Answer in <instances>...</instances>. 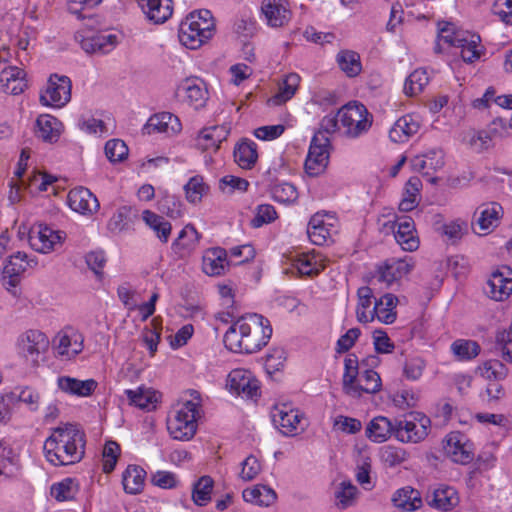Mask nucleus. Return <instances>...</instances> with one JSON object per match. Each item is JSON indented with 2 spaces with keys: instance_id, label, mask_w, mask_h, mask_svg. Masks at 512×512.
<instances>
[{
  "instance_id": "nucleus-1",
  "label": "nucleus",
  "mask_w": 512,
  "mask_h": 512,
  "mask_svg": "<svg viewBox=\"0 0 512 512\" xmlns=\"http://www.w3.org/2000/svg\"><path fill=\"white\" fill-rule=\"evenodd\" d=\"M272 336L270 321L260 314H247L234 322L224 335V344L232 352L255 353L268 344Z\"/></svg>"
},
{
  "instance_id": "nucleus-2",
  "label": "nucleus",
  "mask_w": 512,
  "mask_h": 512,
  "mask_svg": "<svg viewBox=\"0 0 512 512\" xmlns=\"http://www.w3.org/2000/svg\"><path fill=\"white\" fill-rule=\"evenodd\" d=\"M85 445V433L77 425L65 423L52 429L43 449L47 461L55 466H65L83 459Z\"/></svg>"
},
{
  "instance_id": "nucleus-3",
  "label": "nucleus",
  "mask_w": 512,
  "mask_h": 512,
  "mask_svg": "<svg viewBox=\"0 0 512 512\" xmlns=\"http://www.w3.org/2000/svg\"><path fill=\"white\" fill-rule=\"evenodd\" d=\"M215 22L212 13L200 9L189 13L180 23L179 41L189 49H198L213 36Z\"/></svg>"
},
{
  "instance_id": "nucleus-4",
  "label": "nucleus",
  "mask_w": 512,
  "mask_h": 512,
  "mask_svg": "<svg viewBox=\"0 0 512 512\" xmlns=\"http://www.w3.org/2000/svg\"><path fill=\"white\" fill-rule=\"evenodd\" d=\"M191 399L185 401L170 418L167 428L170 435L181 441L192 439L197 431V419L200 417V394L196 390L190 392Z\"/></svg>"
},
{
  "instance_id": "nucleus-5",
  "label": "nucleus",
  "mask_w": 512,
  "mask_h": 512,
  "mask_svg": "<svg viewBox=\"0 0 512 512\" xmlns=\"http://www.w3.org/2000/svg\"><path fill=\"white\" fill-rule=\"evenodd\" d=\"M340 124L347 137L358 138L372 126L373 116L360 102H350L339 109Z\"/></svg>"
},
{
  "instance_id": "nucleus-6",
  "label": "nucleus",
  "mask_w": 512,
  "mask_h": 512,
  "mask_svg": "<svg viewBox=\"0 0 512 512\" xmlns=\"http://www.w3.org/2000/svg\"><path fill=\"white\" fill-rule=\"evenodd\" d=\"M439 42H444L458 48L460 56L466 63H474L484 54L480 36L468 32H454L449 27L442 28L438 36Z\"/></svg>"
},
{
  "instance_id": "nucleus-7",
  "label": "nucleus",
  "mask_w": 512,
  "mask_h": 512,
  "mask_svg": "<svg viewBox=\"0 0 512 512\" xmlns=\"http://www.w3.org/2000/svg\"><path fill=\"white\" fill-rule=\"evenodd\" d=\"M431 420L421 412H410L395 420V437L403 443H419L429 434Z\"/></svg>"
},
{
  "instance_id": "nucleus-8",
  "label": "nucleus",
  "mask_w": 512,
  "mask_h": 512,
  "mask_svg": "<svg viewBox=\"0 0 512 512\" xmlns=\"http://www.w3.org/2000/svg\"><path fill=\"white\" fill-rule=\"evenodd\" d=\"M330 138L315 133L311 139L308 154L304 163L305 172L311 177L321 175L329 163Z\"/></svg>"
},
{
  "instance_id": "nucleus-9",
  "label": "nucleus",
  "mask_w": 512,
  "mask_h": 512,
  "mask_svg": "<svg viewBox=\"0 0 512 512\" xmlns=\"http://www.w3.org/2000/svg\"><path fill=\"white\" fill-rule=\"evenodd\" d=\"M16 347L21 357L36 366L39 364V357L49 348V339L40 330L30 329L18 337Z\"/></svg>"
},
{
  "instance_id": "nucleus-10",
  "label": "nucleus",
  "mask_w": 512,
  "mask_h": 512,
  "mask_svg": "<svg viewBox=\"0 0 512 512\" xmlns=\"http://www.w3.org/2000/svg\"><path fill=\"white\" fill-rule=\"evenodd\" d=\"M71 88L69 77L53 74L40 94V103L47 107L62 108L71 100Z\"/></svg>"
},
{
  "instance_id": "nucleus-11",
  "label": "nucleus",
  "mask_w": 512,
  "mask_h": 512,
  "mask_svg": "<svg viewBox=\"0 0 512 512\" xmlns=\"http://www.w3.org/2000/svg\"><path fill=\"white\" fill-rule=\"evenodd\" d=\"M413 266L410 257L388 258L376 266L375 277L378 282L391 286L409 274Z\"/></svg>"
},
{
  "instance_id": "nucleus-12",
  "label": "nucleus",
  "mask_w": 512,
  "mask_h": 512,
  "mask_svg": "<svg viewBox=\"0 0 512 512\" xmlns=\"http://www.w3.org/2000/svg\"><path fill=\"white\" fill-rule=\"evenodd\" d=\"M66 234L55 231L51 226H31L28 230V241L31 248L39 253H49L61 245Z\"/></svg>"
},
{
  "instance_id": "nucleus-13",
  "label": "nucleus",
  "mask_w": 512,
  "mask_h": 512,
  "mask_svg": "<svg viewBox=\"0 0 512 512\" xmlns=\"http://www.w3.org/2000/svg\"><path fill=\"white\" fill-rule=\"evenodd\" d=\"M37 264V259L28 258L26 253L16 252L15 254L11 255L3 268V285L8 290L15 288L21 282L25 272L29 268L36 267Z\"/></svg>"
},
{
  "instance_id": "nucleus-14",
  "label": "nucleus",
  "mask_w": 512,
  "mask_h": 512,
  "mask_svg": "<svg viewBox=\"0 0 512 512\" xmlns=\"http://www.w3.org/2000/svg\"><path fill=\"white\" fill-rule=\"evenodd\" d=\"M230 134V127L226 124L213 125L202 128L194 139V147L209 155L219 151L221 144L225 142Z\"/></svg>"
},
{
  "instance_id": "nucleus-15",
  "label": "nucleus",
  "mask_w": 512,
  "mask_h": 512,
  "mask_svg": "<svg viewBox=\"0 0 512 512\" xmlns=\"http://www.w3.org/2000/svg\"><path fill=\"white\" fill-rule=\"evenodd\" d=\"M227 386L237 395L246 398L259 396V381L246 369H234L228 375Z\"/></svg>"
},
{
  "instance_id": "nucleus-16",
  "label": "nucleus",
  "mask_w": 512,
  "mask_h": 512,
  "mask_svg": "<svg viewBox=\"0 0 512 512\" xmlns=\"http://www.w3.org/2000/svg\"><path fill=\"white\" fill-rule=\"evenodd\" d=\"M484 292L496 301H503L512 293V270L503 267L494 271L488 279Z\"/></svg>"
},
{
  "instance_id": "nucleus-17",
  "label": "nucleus",
  "mask_w": 512,
  "mask_h": 512,
  "mask_svg": "<svg viewBox=\"0 0 512 512\" xmlns=\"http://www.w3.org/2000/svg\"><path fill=\"white\" fill-rule=\"evenodd\" d=\"M118 44V35L107 32H99L83 36L80 40V46L87 54L96 55L109 54L117 47Z\"/></svg>"
},
{
  "instance_id": "nucleus-18",
  "label": "nucleus",
  "mask_w": 512,
  "mask_h": 512,
  "mask_svg": "<svg viewBox=\"0 0 512 512\" xmlns=\"http://www.w3.org/2000/svg\"><path fill=\"white\" fill-rule=\"evenodd\" d=\"M275 427L284 435H293L301 422V414L288 404L275 405L271 411Z\"/></svg>"
},
{
  "instance_id": "nucleus-19",
  "label": "nucleus",
  "mask_w": 512,
  "mask_h": 512,
  "mask_svg": "<svg viewBox=\"0 0 512 512\" xmlns=\"http://www.w3.org/2000/svg\"><path fill=\"white\" fill-rule=\"evenodd\" d=\"M67 202L73 211L83 215L92 214L100 207L97 197L88 188L82 186L69 191Z\"/></svg>"
},
{
  "instance_id": "nucleus-20",
  "label": "nucleus",
  "mask_w": 512,
  "mask_h": 512,
  "mask_svg": "<svg viewBox=\"0 0 512 512\" xmlns=\"http://www.w3.org/2000/svg\"><path fill=\"white\" fill-rule=\"evenodd\" d=\"M182 129L179 118L170 112H161L152 115L143 130L146 134L164 133L168 136L178 134Z\"/></svg>"
},
{
  "instance_id": "nucleus-21",
  "label": "nucleus",
  "mask_w": 512,
  "mask_h": 512,
  "mask_svg": "<svg viewBox=\"0 0 512 512\" xmlns=\"http://www.w3.org/2000/svg\"><path fill=\"white\" fill-rule=\"evenodd\" d=\"M261 10L271 27H282L291 18L290 4L288 0H263Z\"/></svg>"
},
{
  "instance_id": "nucleus-22",
  "label": "nucleus",
  "mask_w": 512,
  "mask_h": 512,
  "mask_svg": "<svg viewBox=\"0 0 512 512\" xmlns=\"http://www.w3.org/2000/svg\"><path fill=\"white\" fill-rule=\"evenodd\" d=\"M0 86L4 93L19 95L27 87L26 72L17 66H7L0 72Z\"/></svg>"
},
{
  "instance_id": "nucleus-23",
  "label": "nucleus",
  "mask_w": 512,
  "mask_h": 512,
  "mask_svg": "<svg viewBox=\"0 0 512 512\" xmlns=\"http://www.w3.org/2000/svg\"><path fill=\"white\" fill-rule=\"evenodd\" d=\"M420 126L418 115L414 113L403 115L389 130V138L395 143H405L418 133Z\"/></svg>"
},
{
  "instance_id": "nucleus-24",
  "label": "nucleus",
  "mask_w": 512,
  "mask_h": 512,
  "mask_svg": "<svg viewBox=\"0 0 512 512\" xmlns=\"http://www.w3.org/2000/svg\"><path fill=\"white\" fill-rule=\"evenodd\" d=\"M146 18L154 24H163L173 14L172 0H137Z\"/></svg>"
},
{
  "instance_id": "nucleus-25",
  "label": "nucleus",
  "mask_w": 512,
  "mask_h": 512,
  "mask_svg": "<svg viewBox=\"0 0 512 512\" xmlns=\"http://www.w3.org/2000/svg\"><path fill=\"white\" fill-rule=\"evenodd\" d=\"M180 90L183 92L184 100L194 109L198 110L206 105L208 100V90L201 79H185L180 86Z\"/></svg>"
},
{
  "instance_id": "nucleus-26",
  "label": "nucleus",
  "mask_w": 512,
  "mask_h": 512,
  "mask_svg": "<svg viewBox=\"0 0 512 512\" xmlns=\"http://www.w3.org/2000/svg\"><path fill=\"white\" fill-rule=\"evenodd\" d=\"M428 503L439 510L451 511L460 502L457 490L453 486L440 484L427 495Z\"/></svg>"
},
{
  "instance_id": "nucleus-27",
  "label": "nucleus",
  "mask_w": 512,
  "mask_h": 512,
  "mask_svg": "<svg viewBox=\"0 0 512 512\" xmlns=\"http://www.w3.org/2000/svg\"><path fill=\"white\" fill-rule=\"evenodd\" d=\"M464 438L461 434H451L447 439L445 450L453 462L468 464L474 459L472 445Z\"/></svg>"
},
{
  "instance_id": "nucleus-28",
  "label": "nucleus",
  "mask_w": 512,
  "mask_h": 512,
  "mask_svg": "<svg viewBox=\"0 0 512 512\" xmlns=\"http://www.w3.org/2000/svg\"><path fill=\"white\" fill-rule=\"evenodd\" d=\"M230 266L227 251L220 247L208 249L203 255L202 269L209 276H219L226 272Z\"/></svg>"
},
{
  "instance_id": "nucleus-29",
  "label": "nucleus",
  "mask_w": 512,
  "mask_h": 512,
  "mask_svg": "<svg viewBox=\"0 0 512 512\" xmlns=\"http://www.w3.org/2000/svg\"><path fill=\"white\" fill-rule=\"evenodd\" d=\"M301 76L296 72L285 74L278 82V91L269 99L273 105H283L291 100L298 91Z\"/></svg>"
},
{
  "instance_id": "nucleus-30",
  "label": "nucleus",
  "mask_w": 512,
  "mask_h": 512,
  "mask_svg": "<svg viewBox=\"0 0 512 512\" xmlns=\"http://www.w3.org/2000/svg\"><path fill=\"white\" fill-rule=\"evenodd\" d=\"M58 387L64 393L79 397H88L93 394L98 386L94 379L79 380L70 376H60L57 380Z\"/></svg>"
},
{
  "instance_id": "nucleus-31",
  "label": "nucleus",
  "mask_w": 512,
  "mask_h": 512,
  "mask_svg": "<svg viewBox=\"0 0 512 512\" xmlns=\"http://www.w3.org/2000/svg\"><path fill=\"white\" fill-rule=\"evenodd\" d=\"M36 133L39 138L48 143H55L63 132V124L50 114H41L36 120Z\"/></svg>"
},
{
  "instance_id": "nucleus-32",
  "label": "nucleus",
  "mask_w": 512,
  "mask_h": 512,
  "mask_svg": "<svg viewBox=\"0 0 512 512\" xmlns=\"http://www.w3.org/2000/svg\"><path fill=\"white\" fill-rule=\"evenodd\" d=\"M422 181L418 176L410 177L404 185L402 198L399 202V210L410 212L414 210L421 201Z\"/></svg>"
},
{
  "instance_id": "nucleus-33",
  "label": "nucleus",
  "mask_w": 512,
  "mask_h": 512,
  "mask_svg": "<svg viewBox=\"0 0 512 512\" xmlns=\"http://www.w3.org/2000/svg\"><path fill=\"white\" fill-rule=\"evenodd\" d=\"M257 148V144L250 139L237 143L233 151L236 164L242 169L251 170L258 160Z\"/></svg>"
},
{
  "instance_id": "nucleus-34",
  "label": "nucleus",
  "mask_w": 512,
  "mask_h": 512,
  "mask_svg": "<svg viewBox=\"0 0 512 512\" xmlns=\"http://www.w3.org/2000/svg\"><path fill=\"white\" fill-rule=\"evenodd\" d=\"M200 235L195 226H184L173 242L172 249L180 258L189 256L195 250Z\"/></svg>"
},
{
  "instance_id": "nucleus-35",
  "label": "nucleus",
  "mask_w": 512,
  "mask_h": 512,
  "mask_svg": "<svg viewBox=\"0 0 512 512\" xmlns=\"http://www.w3.org/2000/svg\"><path fill=\"white\" fill-rule=\"evenodd\" d=\"M395 422L384 416L372 419L366 427V436L377 443L386 441L391 435L395 436Z\"/></svg>"
},
{
  "instance_id": "nucleus-36",
  "label": "nucleus",
  "mask_w": 512,
  "mask_h": 512,
  "mask_svg": "<svg viewBox=\"0 0 512 512\" xmlns=\"http://www.w3.org/2000/svg\"><path fill=\"white\" fill-rule=\"evenodd\" d=\"M398 298L390 293H387L375 301L372 308L373 319H377L385 324H392L396 320V305Z\"/></svg>"
},
{
  "instance_id": "nucleus-37",
  "label": "nucleus",
  "mask_w": 512,
  "mask_h": 512,
  "mask_svg": "<svg viewBox=\"0 0 512 512\" xmlns=\"http://www.w3.org/2000/svg\"><path fill=\"white\" fill-rule=\"evenodd\" d=\"M339 69L349 78L357 77L362 72L361 57L358 52L342 49L336 55Z\"/></svg>"
},
{
  "instance_id": "nucleus-38",
  "label": "nucleus",
  "mask_w": 512,
  "mask_h": 512,
  "mask_svg": "<svg viewBox=\"0 0 512 512\" xmlns=\"http://www.w3.org/2000/svg\"><path fill=\"white\" fill-rule=\"evenodd\" d=\"M146 472L137 465H129L122 475V484L126 493L135 495L143 490Z\"/></svg>"
},
{
  "instance_id": "nucleus-39",
  "label": "nucleus",
  "mask_w": 512,
  "mask_h": 512,
  "mask_svg": "<svg viewBox=\"0 0 512 512\" xmlns=\"http://www.w3.org/2000/svg\"><path fill=\"white\" fill-rule=\"evenodd\" d=\"M242 496L246 502L266 507L272 505L277 498L276 492L266 485L245 489Z\"/></svg>"
},
{
  "instance_id": "nucleus-40",
  "label": "nucleus",
  "mask_w": 512,
  "mask_h": 512,
  "mask_svg": "<svg viewBox=\"0 0 512 512\" xmlns=\"http://www.w3.org/2000/svg\"><path fill=\"white\" fill-rule=\"evenodd\" d=\"M360 363L355 354H349L344 360V374H343V391L345 394L351 396L355 393L356 380L359 375Z\"/></svg>"
},
{
  "instance_id": "nucleus-41",
  "label": "nucleus",
  "mask_w": 512,
  "mask_h": 512,
  "mask_svg": "<svg viewBox=\"0 0 512 512\" xmlns=\"http://www.w3.org/2000/svg\"><path fill=\"white\" fill-rule=\"evenodd\" d=\"M381 378L377 372L366 368L360 374L359 384H356L355 393L351 397H361L363 393L374 394L381 389Z\"/></svg>"
},
{
  "instance_id": "nucleus-42",
  "label": "nucleus",
  "mask_w": 512,
  "mask_h": 512,
  "mask_svg": "<svg viewBox=\"0 0 512 512\" xmlns=\"http://www.w3.org/2000/svg\"><path fill=\"white\" fill-rule=\"evenodd\" d=\"M358 305L356 309L357 320L361 323H368L373 320L372 299L374 298L373 291L368 286L360 287L357 291Z\"/></svg>"
},
{
  "instance_id": "nucleus-43",
  "label": "nucleus",
  "mask_w": 512,
  "mask_h": 512,
  "mask_svg": "<svg viewBox=\"0 0 512 512\" xmlns=\"http://www.w3.org/2000/svg\"><path fill=\"white\" fill-rule=\"evenodd\" d=\"M83 349V339L80 335L69 336L67 334L58 336V343L55 350L58 355L65 356L70 359L71 357L79 354Z\"/></svg>"
},
{
  "instance_id": "nucleus-44",
  "label": "nucleus",
  "mask_w": 512,
  "mask_h": 512,
  "mask_svg": "<svg viewBox=\"0 0 512 512\" xmlns=\"http://www.w3.org/2000/svg\"><path fill=\"white\" fill-rule=\"evenodd\" d=\"M393 234L403 250L412 252L418 249L420 241L415 226H397Z\"/></svg>"
},
{
  "instance_id": "nucleus-45",
  "label": "nucleus",
  "mask_w": 512,
  "mask_h": 512,
  "mask_svg": "<svg viewBox=\"0 0 512 512\" xmlns=\"http://www.w3.org/2000/svg\"><path fill=\"white\" fill-rule=\"evenodd\" d=\"M214 480L210 476L200 477L193 485L192 500L198 506H205L211 501Z\"/></svg>"
},
{
  "instance_id": "nucleus-46",
  "label": "nucleus",
  "mask_w": 512,
  "mask_h": 512,
  "mask_svg": "<svg viewBox=\"0 0 512 512\" xmlns=\"http://www.w3.org/2000/svg\"><path fill=\"white\" fill-rule=\"evenodd\" d=\"M392 501L396 507L405 511H413L421 505L418 492L409 487L397 490Z\"/></svg>"
},
{
  "instance_id": "nucleus-47",
  "label": "nucleus",
  "mask_w": 512,
  "mask_h": 512,
  "mask_svg": "<svg viewBox=\"0 0 512 512\" xmlns=\"http://www.w3.org/2000/svg\"><path fill=\"white\" fill-rule=\"evenodd\" d=\"M125 393L131 404L141 409L150 410L155 407V403L158 401L157 393L149 389L126 390Z\"/></svg>"
},
{
  "instance_id": "nucleus-48",
  "label": "nucleus",
  "mask_w": 512,
  "mask_h": 512,
  "mask_svg": "<svg viewBox=\"0 0 512 512\" xmlns=\"http://www.w3.org/2000/svg\"><path fill=\"white\" fill-rule=\"evenodd\" d=\"M477 214H479L477 224H493L502 219L504 210L498 202H490L479 206L474 215Z\"/></svg>"
},
{
  "instance_id": "nucleus-49",
  "label": "nucleus",
  "mask_w": 512,
  "mask_h": 512,
  "mask_svg": "<svg viewBox=\"0 0 512 512\" xmlns=\"http://www.w3.org/2000/svg\"><path fill=\"white\" fill-rule=\"evenodd\" d=\"M184 190L187 200L196 204L201 202L203 196L209 192V186L202 176L195 175L186 183Z\"/></svg>"
},
{
  "instance_id": "nucleus-50",
  "label": "nucleus",
  "mask_w": 512,
  "mask_h": 512,
  "mask_svg": "<svg viewBox=\"0 0 512 512\" xmlns=\"http://www.w3.org/2000/svg\"><path fill=\"white\" fill-rule=\"evenodd\" d=\"M293 266L298 270L301 275L313 276L318 275L323 266L318 262L314 255L301 254L296 255L293 259Z\"/></svg>"
},
{
  "instance_id": "nucleus-51",
  "label": "nucleus",
  "mask_w": 512,
  "mask_h": 512,
  "mask_svg": "<svg viewBox=\"0 0 512 512\" xmlns=\"http://www.w3.org/2000/svg\"><path fill=\"white\" fill-rule=\"evenodd\" d=\"M428 82L429 78L426 70L416 69L406 78L404 93L408 96H415L423 91Z\"/></svg>"
},
{
  "instance_id": "nucleus-52",
  "label": "nucleus",
  "mask_w": 512,
  "mask_h": 512,
  "mask_svg": "<svg viewBox=\"0 0 512 512\" xmlns=\"http://www.w3.org/2000/svg\"><path fill=\"white\" fill-rule=\"evenodd\" d=\"M271 196L279 203L290 204L298 199L299 194L294 184L290 182H280L272 186Z\"/></svg>"
},
{
  "instance_id": "nucleus-53",
  "label": "nucleus",
  "mask_w": 512,
  "mask_h": 512,
  "mask_svg": "<svg viewBox=\"0 0 512 512\" xmlns=\"http://www.w3.org/2000/svg\"><path fill=\"white\" fill-rule=\"evenodd\" d=\"M78 492V484L72 478L53 484L50 493L57 501H69L75 498Z\"/></svg>"
},
{
  "instance_id": "nucleus-54",
  "label": "nucleus",
  "mask_w": 512,
  "mask_h": 512,
  "mask_svg": "<svg viewBox=\"0 0 512 512\" xmlns=\"http://www.w3.org/2000/svg\"><path fill=\"white\" fill-rule=\"evenodd\" d=\"M451 350L461 361L471 360L480 353V346L472 340L459 339L452 343Z\"/></svg>"
},
{
  "instance_id": "nucleus-55",
  "label": "nucleus",
  "mask_w": 512,
  "mask_h": 512,
  "mask_svg": "<svg viewBox=\"0 0 512 512\" xmlns=\"http://www.w3.org/2000/svg\"><path fill=\"white\" fill-rule=\"evenodd\" d=\"M8 402L14 403L20 401L29 406L31 411H35L38 408L40 401L39 393L31 387L21 388L19 393L12 391L6 395Z\"/></svg>"
},
{
  "instance_id": "nucleus-56",
  "label": "nucleus",
  "mask_w": 512,
  "mask_h": 512,
  "mask_svg": "<svg viewBox=\"0 0 512 512\" xmlns=\"http://www.w3.org/2000/svg\"><path fill=\"white\" fill-rule=\"evenodd\" d=\"M249 185L246 179L234 175H225L219 180V189L228 195L235 192L244 193L248 190Z\"/></svg>"
},
{
  "instance_id": "nucleus-57",
  "label": "nucleus",
  "mask_w": 512,
  "mask_h": 512,
  "mask_svg": "<svg viewBox=\"0 0 512 512\" xmlns=\"http://www.w3.org/2000/svg\"><path fill=\"white\" fill-rule=\"evenodd\" d=\"M357 495V487L351 482L343 481L335 491L336 505L341 509L353 505Z\"/></svg>"
},
{
  "instance_id": "nucleus-58",
  "label": "nucleus",
  "mask_w": 512,
  "mask_h": 512,
  "mask_svg": "<svg viewBox=\"0 0 512 512\" xmlns=\"http://www.w3.org/2000/svg\"><path fill=\"white\" fill-rule=\"evenodd\" d=\"M105 155L110 162H121L127 158L129 149L121 139L108 140L104 147Z\"/></svg>"
},
{
  "instance_id": "nucleus-59",
  "label": "nucleus",
  "mask_w": 512,
  "mask_h": 512,
  "mask_svg": "<svg viewBox=\"0 0 512 512\" xmlns=\"http://www.w3.org/2000/svg\"><path fill=\"white\" fill-rule=\"evenodd\" d=\"M480 375L490 382H497L506 377L505 366L497 360H490L479 367Z\"/></svg>"
},
{
  "instance_id": "nucleus-60",
  "label": "nucleus",
  "mask_w": 512,
  "mask_h": 512,
  "mask_svg": "<svg viewBox=\"0 0 512 512\" xmlns=\"http://www.w3.org/2000/svg\"><path fill=\"white\" fill-rule=\"evenodd\" d=\"M436 234L447 244H456L467 233V226H436Z\"/></svg>"
},
{
  "instance_id": "nucleus-61",
  "label": "nucleus",
  "mask_w": 512,
  "mask_h": 512,
  "mask_svg": "<svg viewBox=\"0 0 512 512\" xmlns=\"http://www.w3.org/2000/svg\"><path fill=\"white\" fill-rule=\"evenodd\" d=\"M151 324L153 325V328L146 327L143 330L142 338L150 352V355L154 356L161 339L162 328L160 325L156 324V319H153Z\"/></svg>"
},
{
  "instance_id": "nucleus-62",
  "label": "nucleus",
  "mask_w": 512,
  "mask_h": 512,
  "mask_svg": "<svg viewBox=\"0 0 512 512\" xmlns=\"http://www.w3.org/2000/svg\"><path fill=\"white\" fill-rule=\"evenodd\" d=\"M85 262L88 268L95 274L98 280L103 278V269L106 264V257L103 251H91L85 255Z\"/></svg>"
},
{
  "instance_id": "nucleus-63",
  "label": "nucleus",
  "mask_w": 512,
  "mask_h": 512,
  "mask_svg": "<svg viewBox=\"0 0 512 512\" xmlns=\"http://www.w3.org/2000/svg\"><path fill=\"white\" fill-rule=\"evenodd\" d=\"M120 454V446L114 441H108L103 449V471L110 473L114 470L118 456Z\"/></svg>"
},
{
  "instance_id": "nucleus-64",
  "label": "nucleus",
  "mask_w": 512,
  "mask_h": 512,
  "mask_svg": "<svg viewBox=\"0 0 512 512\" xmlns=\"http://www.w3.org/2000/svg\"><path fill=\"white\" fill-rule=\"evenodd\" d=\"M425 362L421 357H411L406 359L403 374L408 380H418L424 371Z\"/></svg>"
}]
</instances>
